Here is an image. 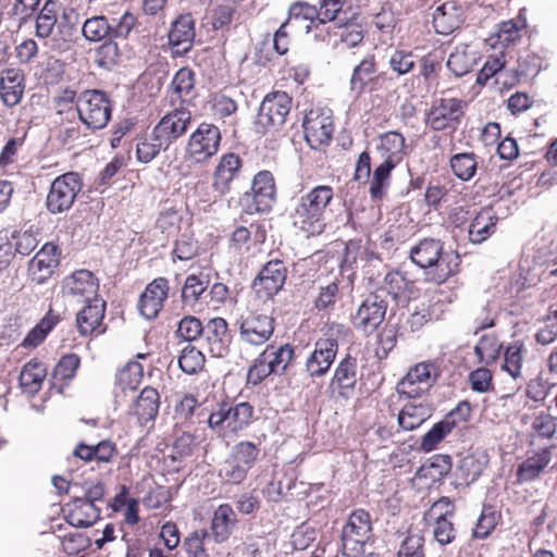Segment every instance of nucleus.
Returning <instances> with one entry per match:
<instances>
[{
	"mask_svg": "<svg viewBox=\"0 0 557 557\" xmlns=\"http://www.w3.org/2000/svg\"><path fill=\"white\" fill-rule=\"evenodd\" d=\"M160 397L157 389L145 387L133 405V414L137 418H156Z\"/></svg>",
	"mask_w": 557,
	"mask_h": 557,
	"instance_id": "nucleus-39",
	"label": "nucleus"
},
{
	"mask_svg": "<svg viewBox=\"0 0 557 557\" xmlns=\"http://www.w3.org/2000/svg\"><path fill=\"white\" fill-rule=\"evenodd\" d=\"M451 470V458L448 455H434L418 470L420 478L430 479L433 482L441 481Z\"/></svg>",
	"mask_w": 557,
	"mask_h": 557,
	"instance_id": "nucleus-37",
	"label": "nucleus"
},
{
	"mask_svg": "<svg viewBox=\"0 0 557 557\" xmlns=\"http://www.w3.org/2000/svg\"><path fill=\"white\" fill-rule=\"evenodd\" d=\"M143 377V367L138 362H128L116 374V383L123 389L134 391Z\"/></svg>",
	"mask_w": 557,
	"mask_h": 557,
	"instance_id": "nucleus-54",
	"label": "nucleus"
},
{
	"mask_svg": "<svg viewBox=\"0 0 557 557\" xmlns=\"http://www.w3.org/2000/svg\"><path fill=\"white\" fill-rule=\"evenodd\" d=\"M98 280L88 270L75 271L63 282V294L66 297L82 298L85 302L98 297Z\"/></svg>",
	"mask_w": 557,
	"mask_h": 557,
	"instance_id": "nucleus-19",
	"label": "nucleus"
},
{
	"mask_svg": "<svg viewBox=\"0 0 557 557\" xmlns=\"http://www.w3.org/2000/svg\"><path fill=\"white\" fill-rule=\"evenodd\" d=\"M83 188L78 173L67 172L55 177L46 198V208L51 214L67 212Z\"/></svg>",
	"mask_w": 557,
	"mask_h": 557,
	"instance_id": "nucleus-5",
	"label": "nucleus"
},
{
	"mask_svg": "<svg viewBox=\"0 0 557 557\" xmlns=\"http://www.w3.org/2000/svg\"><path fill=\"white\" fill-rule=\"evenodd\" d=\"M66 507L69 509L65 519L75 528H89L100 518L101 509L96 504L85 502L82 497H74Z\"/></svg>",
	"mask_w": 557,
	"mask_h": 557,
	"instance_id": "nucleus-27",
	"label": "nucleus"
},
{
	"mask_svg": "<svg viewBox=\"0 0 557 557\" xmlns=\"http://www.w3.org/2000/svg\"><path fill=\"white\" fill-rule=\"evenodd\" d=\"M210 540V533L205 530H196L185 537L183 546L188 557H210L206 547L207 541Z\"/></svg>",
	"mask_w": 557,
	"mask_h": 557,
	"instance_id": "nucleus-53",
	"label": "nucleus"
},
{
	"mask_svg": "<svg viewBox=\"0 0 557 557\" xmlns=\"http://www.w3.org/2000/svg\"><path fill=\"white\" fill-rule=\"evenodd\" d=\"M110 21L103 16L87 18L83 25V35L89 41H100L110 37Z\"/></svg>",
	"mask_w": 557,
	"mask_h": 557,
	"instance_id": "nucleus-46",
	"label": "nucleus"
},
{
	"mask_svg": "<svg viewBox=\"0 0 557 557\" xmlns=\"http://www.w3.org/2000/svg\"><path fill=\"white\" fill-rule=\"evenodd\" d=\"M496 221L492 209H482L469 225V239L473 244L483 243L495 232Z\"/></svg>",
	"mask_w": 557,
	"mask_h": 557,
	"instance_id": "nucleus-31",
	"label": "nucleus"
},
{
	"mask_svg": "<svg viewBox=\"0 0 557 557\" xmlns=\"http://www.w3.org/2000/svg\"><path fill=\"white\" fill-rule=\"evenodd\" d=\"M443 507L444 511L436 518L434 527V539L441 545H447L455 539V529L453 522L448 519V516L453 515V505L448 498H442L434 504V508Z\"/></svg>",
	"mask_w": 557,
	"mask_h": 557,
	"instance_id": "nucleus-33",
	"label": "nucleus"
},
{
	"mask_svg": "<svg viewBox=\"0 0 557 557\" xmlns=\"http://www.w3.org/2000/svg\"><path fill=\"white\" fill-rule=\"evenodd\" d=\"M221 132L211 123H201L189 136L185 157L194 163H205L220 148Z\"/></svg>",
	"mask_w": 557,
	"mask_h": 557,
	"instance_id": "nucleus-8",
	"label": "nucleus"
},
{
	"mask_svg": "<svg viewBox=\"0 0 557 557\" xmlns=\"http://www.w3.org/2000/svg\"><path fill=\"white\" fill-rule=\"evenodd\" d=\"M450 168L458 178L469 181L474 176L478 163L473 153L463 152L451 157Z\"/></svg>",
	"mask_w": 557,
	"mask_h": 557,
	"instance_id": "nucleus-47",
	"label": "nucleus"
},
{
	"mask_svg": "<svg viewBox=\"0 0 557 557\" xmlns=\"http://www.w3.org/2000/svg\"><path fill=\"white\" fill-rule=\"evenodd\" d=\"M240 169L242 160L238 154L230 152L222 156L213 173V190L220 196L228 194L231 184L239 175Z\"/></svg>",
	"mask_w": 557,
	"mask_h": 557,
	"instance_id": "nucleus-21",
	"label": "nucleus"
},
{
	"mask_svg": "<svg viewBox=\"0 0 557 557\" xmlns=\"http://www.w3.org/2000/svg\"><path fill=\"white\" fill-rule=\"evenodd\" d=\"M372 534L371 518L363 509L354 510L342 531V550L346 557H361Z\"/></svg>",
	"mask_w": 557,
	"mask_h": 557,
	"instance_id": "nucleus-4",
	"label": "nucleus"
},
{
	"mask_svg": "<svg viewBox=\"0 0 557 557\" xmlns=\"http://www.w3.org/2000/svg\"><path fill=\"white\" fill-rule=\"evenodd\" d=\"M169 289V281L164 277L154 278L147 285L138 301L139 312L145 319L151 320L158 315L168 298Z\"/></svg>",
	"mask_w": 557,
	"mask_h": 557,
	"instance_id": "nucleus-18",
	"label": "nucleus"
},
{
	"mask_svg": "<svg viewBox=\"0 0 557 557\" xmlns=\"http://www.w3.org/2000/svg\"><path fill=\"white\" fill-rule=\"evenodd\" d=\"M79 362L81 360L77 355L69 354L63 356L55 364L52 372V386L58 393H62L64 386L73 380L79 367Z\"/></svg>",
	"mask_w": 557,
	"mask_h": 557,
	"instance_id": "nucleus-35",
	"label": "nucleus"
},
{
	"mask_svg": "<svg viewBox=\"0 0 557 557\" xmlns=\"http://www.w3.org/2000/svg\"><path fill=\"white\" fill-rule=\"evenodd\" d=\"M120 51L117 44L108 38L96 51V62L100 67L110 70L117 63Z\"/></svg>",
	"mask_w": 557,
	"mask_h": 557,
	"instance_id": "nucleus-62",
	"label": "nucleus"
},
{
	"mask_svg": "<svg viewBox=\"0 0 557 557\" xmlns=\"http://www.w3.org/2000/svg\"><path fill=\"white\" fill-rule=\"evenodd\" d=\"M466 102L457 98L435 100L425 116V123L433 131L455 132L465 115Z\"/></svg>",
	"mask_w": 557,
	"mask_h": 557,
	"instance_id": "nucleus-9",
	"label": "nucleus"
},
{
	"mask_svg": "<svg viewBox=\"0 0 557 557\" xmlns=\"http://www.w3.org/2000/svg\"><path fill=\"white\" fill-rule=\"evenodd\" d=\"M195 37L194 21L190 15H181L172 24L169 44L176 55L186 54L191 50Z\"/></svg>",
	"mask_w": 557,
	"mask_h": 557,
	"instance_id": "nucleus-23",
	"label": "nucleus"
},
{
	"mask_svg": "<svg viewBox=\"0 0 557 557\" xmlns=\"http://www.w3.org/2000/svg\"><path fill=\"white\" fill-rule=\"evenodd\" d=\"M404 148L405 138L397 132H388L381 137L379 150L384 159H393L399 163Z\"/></svg>",
	"mask_w": 557,
	"mask_h": 557,
	"instance_id": "nucleus-43",
	"label": "nucleus"
},
{
	"mask_svg": "<svg viewBox=\"0 0 557 557\" xmlns=\"http://www.w3.org/2000/svg\"><path fill=\"white\" fill-rule=\"evenodd\" d=\"M175 413L181 418H189L191 416L215 418L216 412L213 408H209L208 400L202 404H199L198 400L193 395H184L176 404H175Z\"/></svg>",
	"mask_w": 557,
	"mask_h": 557,
	"instance_id": "nucleus-40",
	"label": "nucleus"
},
{
	"mask_svg": "<svg viewBox=\"0 0 557 557\" xmlns=\"http://www.w3.org/2000/svg\"><path fill=\"white\" fill-rule=\"evenodd\" d=\"M169 147L156 136L152 129L149 138L137 144V158L143 163H148L153 160L161 151V149H168Z\"/></svg>",
	"mask_w": 557,
	"mask_h": 557,
	"instance_id": "nucleus-55",
	"label": "nucleus"
},
{
	"mask_svg": "<svg viewBox=\"0 0 557 557\" xmlns=\"http://www.w3.org/2000/svg\"><path fill=\"white\" fill-rule=\"evenodd\" d=\"M455 428L454 420H438L433 428L424 434L421 441V448L424 451L433 450L436 445Z\"/></svg>",
	"mask_w": 557,
	"mask_h": 557,
	"instance_id": "nucleus-52",
	"label": "nucleus"
},
{
	"mask_svg": "<svg viewBox=\"0 0 557 557\" xmlns=\"http://www.w3.org/2000/svg\"><path fill=\"white\" fill-rule=\"evenodd\" d=\"M287 268L284 261H268L252 282V288L260 298L270 299L275 296L286 282Z\"/></svg>",
	"mask_w": 557,
	"mask_h": 557,
	"instance_id": "nucleus-12",
	"label": "nucleus"
},
{
	"mask_svg": "<svg viewBox=\"0 0 557 557\" xmlns=\"http://www.w3.org/2000/svg\"><path fill=\"white\" fill-rule=\"evenodd\" d=\"M76 109L79 120L92 131L106 127L111 120V101L109 96L99 89H87L81 92Z\"/></svg>",
	"mask_w": 557,
	"mask_h": 557,
	"instance_id": "nucleus-3",
	"label": "nucleus"
},
{
	"mask_svg": "<svg viewBox=\"0 0 557 557\" xmlns=\"http://www.w3.org/2000/svg\"><path fill=\"white\" fill-rule=\"evenodd\" d=\"M238 323L240 341L251 346H261L273 335L275 321L269 314L250 312L242 317Z\"/></svg>",
	"mask_w": 557,
	"mask_h": 557,
	"instance_id": "nucleus-13",
	"label": "nucleus"
},
{
	"mask_svg": "<svg viewBox=\"0 0 557 557\" xmlns=\"http://www.w3.org/2000/svg\"><path fill=\"white\" fill-rule=\"evenodd\" d=\"M178 366L184 373L196 374L205 366V356L195 346L188 344L178 356Z\"/></svg>",
	"mask_w": 557,
	"mask_h": 557,
	"instance_id": "nucleus-45",
	"label": "nucleus"
},
{
	"mask_svg": "<svg viewBox=\"0 0 557 557\" xmlns=\"http://www.w3.org/2000/svg\"><path fill=\"white\" fill-rule=\"evenodd\" d=\"M465 22V13L455 1L438 5L433 13V25L436 33L449 35L458 29Z\"/></svg>",
	"mask_w": 557,
	"mask_h": 557,
	"instance_id": "nucleus-25",
	"label": "nucleus"
},
{
	"mask_svg": "<svg viewBox=\"0 0 557 557\" xmlns=\"http://www.w3.org/2000/svg\"><path fill=\"white\" fill-rule=\"evenodd\" d=\"M25 75L21 69L10 67L1 72L0 96L7 107L16 106L24 94Z\"/></svg>",
	"mask_w": 557,
	"mask_h": 557,
	"instance_id": "nucleus-24",
	"label": "nucleus"
},
{
	"mask_svg": "<svg viewBox=\"0 0 557 557\" xmlns=\"http://www.w3.org/2000/svg\"><path fill=\"white\" fill-rule=\"evenodd\" d=\"M552 460V451L543 448L523 460L517 469V481L529 483L536 480Z\"/></svg>",
	"mask_w": 557,
	"mask_h": 557,
	"instance_id": "nucleus-30",
	"label": "nucleus"
},
{
	"mask_svg": "<svg viewBox=\"0 0 557 557\" xmlns=\"http://www.w3.org/2000/svg\"><path fill=\"white\" fill-rule=\"evenodd\" d=\"M136 23V17L129 13L125 12L120 18H111L110 20V39L116 38H126L132 29L134 28Z\"/></svg>",
	"mask_w": 557,
	"mask_h": 557,
	"instance_id": "nucleus-64",
	"label": "nucleus"
},
{
	"mask_svg": "<svg viewBox=\"0 0 557 557\" xmlns=\"http://www.w3.org/2000/svg\"><path fill=\"white\" fill-rule=\"evenodd\" d=\"M502 349V344L494 335H483L474 347L475 356L480 362L490 364L494 362Z\"/></svg>",
	"mask_w": 557,
	"mask_h": 557,
	"instance_id": "nucleus-50",
	"label": "nucleus"
},
{
	"mask_svg": "<svg viewBox=\"0 0 557 557\" xmlns=\"http://www.w3.org/2000/svg\"><path fill=\"white\" fill-rule=\"evenodd\" d=\"M337 350L338 342L336 338H319L306 361L308 375L311 377L324 375L334 362Z\"/></svg>",
	"mask_w": 557,
	"mask_h": 557,
	"instance_id": "nucleus-15",
	"label": "nucleus"
},
{
	"mask_svg": "<svg viewBox=\"0 0 557 557\" xmlns=\"http://www.w3.org/2000/svg\"><path fill=\"white\" fill-rule=\"evenodd\" d=\"M423 536L419 533H408L400 544L397 557H424Z\"/></svg>",
	"mask_w": 557,
	"mask_h": 557,
	"instance_id": "nucleus-63",
	"label": "nucleus"
},
{
	"mask_svg": "<svg viewBox=\"0 0 557 557\" xmlns=\"http://www.w3.org/2000/svg\"><path fill=\"white\" fill-rule=\"evenodd\" d=\"M292 108V98L285 91L268 94L262 100L255 121L256 131L265 134L278 131Z\"/></svg>",
	"mask_w": 557,
	"mask_h": 557,
	"instance_id": "nucleus-7",
	"label": "nucleus"
},
{
	"mask_svg": "<svg viewBox=\"0 0 557 557\" xmlns=\"http://www.w3.org/2000/svg\"><path fill=\"white\" fill-rule=\"evenodd\" d=\"M387 302L384 296L379 293H372L359 306L356 314L352 317V323L356 329L367 334L373 333L385 319Z\"/></svg>",
	"mask_w": 557,
	"mask_h": 557,
	"instance_id": "nucleus-11",
	"label": "nucleus"
},
{
	"mask_svg": "<svg viewBox=\"0 0 557 557\" xmlns=\"http://www.w3.org/2000/svg\"><path fill=\"white\" fill-rule=\"evenodd\" d=\"M259 454L260 450L253 443L245 441L233 447L231 456L249 471L256 463Z\"/></svg>",
	"mask_w": 557,
	"mask_h": 557,
	"instance_id": "nucleus-56",
	"label": "nucleus"
},
{
	"mask_svg": "<svg viewBox=\"0 0 557 557\" xmlns=\"http://www.w3.org/2000/svg\"><path fill=\"white\" fill-rule=\"evenodd\" d=\"M190 121L191 114L189 111L176 109L165 114L153 127V131L156 136L170 147L172 143L177 140L187 132Z\"/></svg>",
	"mask_w": 557,
	"mask_h": 557,
	"instance_id": "nucleus-16",
	"label": "nucleus"
},
{
	"mask_svg": "<svg viewBox=\"0 0 557 557\" xmlns=\"http://www.w3.org/2000/svg\"><path fill=\"white\" fill-rule=\"evenodd\" d=\"M398 162L393 159H384L373 171L370 181V196L372 199L381 200L385 197L389 186L391 173Z\"/></svg>",
	"mask_w": 557,
	"mask_h": 557,
	"instance_id": "nucleus-34",
	"label": "nucleus"
},
{
	"mask_svg": "<svg viewBox=\"0 0 557 557\" xmlns=\"http://www.w3.org/2000/svg\"><path fill=\"white\" fill-rule=\"evenodd\" d=\"M335 20H324L321 16H317L313 22L305 24L304 28L306 33L313 32V37L317 41L330 42L333 35H337L335 25H331V22Z\"/></svg>",
	"mask_w": 557,
	"mask_h": 557,
	"instance_id": "nucleus-59",
	"label": "nucleus"
},
{
	"mask_svg": "<svg viewBox=\"0 0 557 557\" xmlns=\"http://www.w3.org/2000/svg\"><path fill=\"white\" fill-rule=\"evenodd\" d=\"M209 351L213 357H225L230 349L231 335L228 324L223 318H213L208 321L202 333Z\"/></svg>",
	"mask_w": 557,
	"mask_h": 557,
	"instance_id": "nucleus-20",
	"label": "nucleus"
},
{
	"mask_svg": "<svg viewBox=\"0 0 557 557\" xmlns=\"http://www.w3.org/2000/svg\"><path fill=\"white\" fill-rule=\"evenodd\" d=\"M334 198L329 185H317L296 200L292 213L294 225L308 236L323 233L326 226V209Z\"/></svg>",
	"mask_w": 557,
	"mask_h": 557,
	"instance_id": "nucleus-2",
	"label": "nucleus"
},
{
	"mask_svg": "<svg viewBox=\"0 0 557 557\" xmlns=\"http://www.w3.org/2000/svg\"><path fill=\"white\" fill-rule=\"evenodd\" d=\"M404 401L397 418H431L433 408L430 404L425 403L419 397L399 399Z\"/></svg>",
	"mask_w": 557,
	"mask_h": 557,
	"instance_id": "nucleus-49",
	"label": "nucleus"
},
{
	"mask_svg": "<svg viewBox=\"0 0 557 557\" xmlns=\"http://www.w3.org/2000/svg\"><path fill=\"white\" fill-rule=\"evenodd\" d=\"M171 88L182 101L191 97V92L195 88L194 72L188 67L180 69L171 82Z\"/></svg>",
	"mask_w": 557,
	"mask_h": 557,
	"instance_id": "nucleus-48",
	"label": "nucleus"
},
{
	"mask_svg": "<svg viewBox=\"0 0 557 557\" xmlns=\"http://www.w3.org/2000/svg\"><path fill=\"white\" fill-rule=\"evenodd\" d=\"M237 516L230 504H221L213 511L210 524L211 536L215 543H223L230 539L237 525Z\"/></svg>",
	"mask_w": 557,
	"mask_h": 557,
	"instance_id": "nucleus-26",
	"label": "nucleus"
},
{
	"mask_svg": "<svg viewBox=\"0 0 557 557\" xmlns=\"http://www.w3.org/2000/svg\"><path fill=\"white\" fill-rule=\"evenodd\" d=\"M47 375L45 364L36 359L29 360L24 364L20 373V385L24 393H37Z\"/></svg>",
	"mask_w": 557,
	"mask_h": 557,
	"instance_id": "nucleus-32",
	"label": "nucleus"
},
{
	"mask_svg": "<svg viewBox=\"0 0 557 557\" xmlns=\"http://www.w3.org/2000/svg\"><path fill=\"white\" fill-rule=\"evenodd\" d=\"M413 282L408 281L404 273L391 271L384 277V285L376 292L384 297L389 295L397 305H406L411 298Z\"/></svg>",
	"mask_w": 557,
	"mask_h": 557,
	"instance_id": "nucleus-28",
	"label": "nucleus"
},
{
	"mask_svg": "<svg viewBox=\"0 0 557 557\" xmlns=\"http://www.w3.org/2000/svg\"><path fill=\"white\" fill-rule=\"evenodd\" d=\"M209 285V277L207 274L199 273L190 274L186 277L182 298L185 302H195L199 300L200 296L205 293Z\"/></svg>",
	"mask_w": 557,
	"mask_h": 557,
	"instance_id": "nucleus-51",
	"label": "nucleus"
},
{
	"mask_svg": "<svg viewBox=\"0 0 557 557\" xmlns=\"http://www.w3.org/2000/svg\"><path fill=\"white\" fill-rule=\"evenodd\" d=\"M498 522V515L492 506H484L481 516L473 529V536L476 539L487 537Z\"/></svg>",
	"mask_w": 557,
	"mask_h": 557,
	"instance_id": "nucleus-58",
	"label": "nucleus"
},
{
	"mask_svg": "<svg viewBox=\"0 0 557 557\" xmlns=\"http://www.w3.org/2000/svg\"><path fill=\"white\" fill-rule=\"evenodd\" d=\"M375 74L376 66L373 55L364 58L354 67L349 81V90L355 99L359 98L370 84L376 82Z\"/></svg>",
	"mask_w": 557,
	"mask_h": 557,
	"instance_id": "nucleus-29",
	"label": "nucleus"
},
{
	"mask_svg": "<svg viewBox=\"0 0 557 557\" xmlns=\"http://www.w3.org/2000/svg\"><path fill=\"white\" fill-rule=\"evenodd\" d=\"M317 16H319V13L315 5L305 2H296L290 5L288 10V17L283 24H286V26H290L294 29H301L305 26L302 23L307 24L313 22Z\"/></svg>",
	"mask_w": 557,
	"mask_h": 557,
	"instance_id": "nucleus-42",
	"label": "nucleus"
},
{
	"mask_svg": "<svg viewBox=\"0 0 557 557\" xmlns=\"http://www.w3.org/2000/svg\"><path fill=\"white\" fill-rule=\"evenodd\" d=\"M276 201L274 177L269 171H260L251 182V191H246L239 199L247 214L269 212Z\"/></svg>",
	"mask_w": 557,
	"mask_h": 557,
	"instance_id": "nucleus-6",
	"label": "nucleus"
},
{
	"mask_svg": "<svg viewBox=\"0 0 557 557\" xmlns=\"http://www.w3.org/2000/svg\"><path fill=\"white\" fill-rule=\"evenodd\" d=\"M523 344L515 341L506 347L504 357V370H506L512 379L521 377V369L523 361Z\"/></svg>",
	"mask_w": 557,
	"mask_h": 557,
	"instance_id": "nucleus-44",
	"label": "nucleus"
},
{
	"mask_svg": "<svg viewBox=\"0 0 557 557\" xmlns=\"http://www.w3.org/2000/svg\"><path fill=\"white\" fill-rule=\"evenodd\" d=\"M410 259L425 271L426 280L436 284L446 282L457 273L460 256L455 250H445L440 239L424 238L410 249Z\"/></svg>",
	"mask_w": 557,
	"mask_h": 557,
	"instance_id": "nucleus-1",
	"label": "nucleus"
},
{
	"mask_svg": "<svg viewBox=\"0 0 557 557\" xmlns=\"http://www.w3.org/2000/svg\"><path fill=\"white\" fill-rule=\"evenodd\" d=\"M86 304L76 315V325L79 334L87 336L94 332L104 333L106 327H100L104 317L106 302L99 297H95Z\"/></svg>",
	"mask_w": 557,
	"mask_h": 557,
	"instance_id": "nucleus-22",
	"label": "nucleus"
},
{
	"mask_svg": "<svg viewBox=\"0 0 557 557\" xmlns=\"http://www.w3.org/2000/svg\"><path fill=\"white\" fill-rule=\"evenodd\" d=\"M59 322V315L51 310L34 326L23 339L22 346L25 348H34L44 342L49 332Z\"/></svg>",
	"mask_w": 557,
	"mask_h": 557,
	"instance_id": "nucleus-41",
	"label": "nucleus"
},
{
	"mask_svg": "<svg viewBox=\"0 0 557 557\" xmlns=\"http://www.w3.org/2000/svg\"><path fill=\"white\" fill-rule=\"evenodd\" d=\"M302 127L305 138L312 149H320L330 144L334 126L329 114L311 110L306 114Z\"/></svg>",
	"mask_w": 557,
	"mask_h": 557,
	"instance_id": "nucleus-14",
	"label": "nucleus"
},
{
	"mask_svg": "<svg viewBox=\"0 0 557 557\" xmlns=\"http://www.w3.org/2000/svg\"><path fill=\"white\" fill-rule=\"evenodd\" d=\"M261 354L263 359H267L268 367H270V371H273V374H283L293 360L294 347L289 344L280 347L268 345Z\"/></svg>",
	"mask_w": 557,
	"mask_h": 557,
	"instance_id": "nucleus-36",
	"label": "nucleus"
},
{
	"mask_svg": "<svg viewBox=\"0 0 557 557\" xmlns=\"http://www.w3.org/2000/svg\"><path fill=\"white\" fill-rule=\"evenodd\" d=\"M435 379L436 368L433 363L421 362L416 364L397 383L398 399L421 396L432 386Z\"/></svg>",
	"mask_w": 557,
	"mask_h": 557,
	"instance_id": "nucleus-10",
	"label": "nucleus"
},
{
	"mask_svg": "<svg viewBox=\"0 0 557 557\" xmlns=\"http://www.w3.org/2000/svg\"><path fill=\"white\" fill-rule=\"evenodd\" d=\"M248 470L245 469L237 460H235L231 455L228 458L222 463L219 474L220 476L228 483L239 484L247 476Z\"/></svg>",
	"mask_w": 557,
	"mask_h": 557,
	"instance_id": "nucleus-61",
	"label": "nucleus"
},
{
	"mask_svg": "<svg viewBox=\"0 0 557 557\" xmlns=\"http://www.w3.org/2000/svg\"><path fill=\"white\" fill-rule=\"evenodd\" d=\"M357 359L347 355L335 369L333 384L339 389H352L357 383Z\"/></svg>",
	"mask_w": 557,
	"mask_h": 557,
	"instance_id": "nucleus-38",
	"label": "nucleus"
},
{
	"mask_svg": "<svg viewBox=\"0 0 557 557\" xmlns=\"http://www.w3.org/2000/svg\"><path fill=\"white\" fill-rule=\"evenodd\" d=\"M203 327L205 326L198 318L186 315L178 322L176 336L182 338L184 342L191 343L202 335Z\"/></svg>",
	"mask_w": 557,
	"mask_h": 557,
	"instance_id": "nucleus-57",
	"label": "nucleus"
},
{
	"mask_svg": "<svg viewBox=\"0 0 557 557\" xmlns=\"http://www.w3.org/2000/svg\"><path fill=\"white\" fill-rule=\"evenodd\" d=\"M474 58L466 52V49H456L447 60V67L458 77L472 70Z\"/></svg>",
	"mask_w": 557,
	"mask_h": 557,
	"instance_id": "nucleus-60",
	"label": "nucleus"
},
{
	"mask_svg": "<svg viewBox=\"0 0 557 557\" xmlns=\"http://www.w3.org/2000/svg\"><path fill=\"white\" fill-rule=\"evenodd\" d=\"M59 248L52 243H46L29 261L28 274L38 285L45 284L59 265Z\"/></svg>",
	"mask_w": 557,
	"mask_h": 557,
	"instance_id": "nucleus-17",
	"label": "nucleus"
}]
</instances>
